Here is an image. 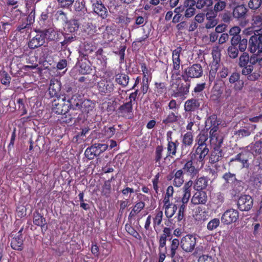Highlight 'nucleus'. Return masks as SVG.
Masks as SVG:
<instances>
[{"instance_id":"1","label":"nucleus","mask_w":262,"mask_h":262,"mask_svg":"<svg viewBox=\"0 0 262 262\" xmlns=\"http://www.w3.org/2000/svg\"><path fill=\"white\" fill-rule=\"evenodd\" d=\"M243 33L245 35H251L249 40V50L251 53L262 52V28L255 29L253 27L245 29Z\"/></svg>"},{"instance_id":"2","label":"nucleus","mask_w":262,"mask_h":262,"mask_svg":"<svg viewBox=\"0 0 262 262\" xmlns=\"http://www.w3.org/2000/svg\"><path fill=\"white\" fill-rule=\"evenodd\" d=\"M261 170L260 163L256 161L247 172V177L244 178L245 183L249 187L256 188L260 186Z\"/></svg>"},{"instance_id":"3","label":"nucleus","mask_w":262,"mask_h":262,"mask_svg":"<svg viewBox=\"0 0 262 262\" xmlns=\"http://www.w3.org/2000/svg\"><path fill=\"white\" fill-rule=\"evenodd\" d=\"M203 70L202 66L199 63H194L185 70L182 75L183 79L187 82L190 78H198L203 75Z\"/></svg>"},{"instance_id":"4","label":"nucleus","mask_w":262,"mask_h":262,"mask_svg":"<svg viewBox=\"0 0 262 262\" xmlns=\"http://www.w3.org/2000/svg\"><path fill=\"white\" fill-rule=\"evenodd\" d=\"M73 4L74 17L85 20L88 17V13L84 1L77 0Z\"/></svg>"},{"instance_id":"5","label":"nucleus","mask_w":262,"mask_h":262,"mask_svg":"<svg viewBox=\"0 0 262 262\" xmlns=\"http://www.w3.org/2000/svg\"><path fill=\"white\" fill-rule=\"evenodd\" d=\"M52 111L57 114L64 115L69 111V106L63 95L57 97L52 102Z\"/></svg>"},{"instance_id":"6","label":"nucleus","mask_w":262,"mask_h":262,"mask_svg":"<svg viewBox=\"0 0 262 262\" xmlns=\"http://www.w3.org/2000/svg\"><path fill=\"white\" fill-rule=\"evenodd\" d=\"M197 238L193 234H187L183 237L180 242L181 248L187 253L192 252L196 245Z\"/></svg>"},{"instance_id":"7","label":"nucleus","mask_w":262,"mask_h":262,"mask_svg":"<svg viewBox=\"0 0 262 262\" xmlns=\"http://www.w3.org/2000/svg\"><path fill=\"white\" fill-rule=\"evenodd\" d=\"M114 77L104 78L97 83V88L101 94H111L114 90V84L113 82Z\"/></svg>"},{"instance_id":"8","label":"nucleus","mask_w":262,"mask_h":262,"mask_svg":"<svg viewBox=\"0 0 262 262\" xmlns=\"http://www.w3.org/2000/svg\"><path fill=\"white\" fill-rule=\"evenodd\" d=\"M182 51V48L178 47L172 51V69L171 70V78L173 79L174 75L179 76L180 75V67L181 61L180 59V54Z\"/></svg>"},{"instance_id":"9","label":"nucleus","mask_w":262,"mask_h":262,"mask_svg":"<svg viewBox=\"0 0 262 262\" xmlns=\"http://www.w3.org/2000/svg\"><path fill=\"white\" fill-rule=\"evenodd\" d=\"M239 216L238 211L232 208L227 209L221 217V222L226 225L236 222Z\"/></svg>"},{"instance_id":"10","label":"nucleus","mask_w":262,"mask_h":262,"mask_svg":"<svg viewBox=\"0 0 262 262\" xmlns=\"http://www.w3.org/2000/svg\"><path fill=\"white\" fill-rule=\"evenodd\" d=\"M237 205L240 210L248 211L253 206V199L249 195H241L238 199Z\"/></svg>"},{"instance_id":"11","label":"nucleus","mask_w":262,"mask_h":262,"mask_svg":"<svg viewBox=\"0 0 262 262\" xmlns=\"http://www.w3.org/2000/svg\"><path fill=\"white\" fill-rule=\"evenodd\" d=\"M190 86V82L178 84L176 90H173L172 96L176 98H185V96L188 95L189 92Z\"/></svg>"},{"instance_id":"12","label":"nucleus","mask_w":262,"mask_h":262,"mask_svg":"<svg viewBox=\"0 0 262 262\" xmlns=\"http://www.w3.org/2000/svg\"><path fill=\"white\" fill-rule=\"evenodd\" d=\"M250 155V152L245 148L243 151L236 155L234 158L231 159L230 162L238 161L242 164V168H248L250 165L248 162Z\"/></svg>"},{"instance_id":"13","label":"nucleus","mask_w":262,"mask_h":262,"mask_svg":"<svg viewBox=\"0 0 262 262\" xmlns=\"http://www.w3.org/2000/svg\"><path fill=\"white\" fill-rule=\"evenodd\" d=\"M181 163H184V165L182 169L183 171V173H186L191 178H193L199 172V170L193 165L192 160L186 161L185 159H183Z\"/></svg>"},{"instance_id":"14","label":"nucleus","mask_w":262,"mask_h":262,"mask_svg":"<svg viewBox=\"0 0 262 262\" xmlns=\"http://www.w3.org/2000/svg\"><path fill=\"white\" fill-rule=\"evenodd\" d=\"M208 200L207 193L204 191L196 190L193 194L191 199V203L194 205H205Z\"/></svg>"},{"instance_id":"15","label":"nucleus","mask_w":262,"mask_h":262,"mask_svg":"<svg viewBox=\"0 0 262 262\" xmlns=\"http://www.w3.org/2000/svg\"><path fill=\"white\" fill-rule=\"evenodd\" d=\"M118 113L126 118H131L133 116V103L127 102L120 105L118 109Z\"/></svg>"},{"instance_id":"16","label":"nucleus","mask_w":262,"mask_h":262,"mask_svg":"<svg viewBox=\"0 0 262 262\" xmlns=\"http://www.w3.org/2000/svg\"><path fill=\"white\" fill-rule=\"evenodd\" d=\"M61 83L57 79H52L50 81V86L49 88V92L50 95L53 97H55L56 98L61 96Z\"/></svg>"},{"instance_id":"17","label":"nucleus","mask_w":262,"mask_h":262,"mask_svg":"<svg viewBox=\"0 0 262 262\" xmlns=\"http://www.w3.org/2000/svg\"><path fill=\"white\" fill-rule=\"evenodd\" d=\"M45 42L43 35L39 32L30 40L28 47L31 49H34L42 46Z\"/></svg>"},{"instance_id":"18","label":"nucleus","mask_w":262,"mask_h":262,"mask_svg":"<svg viewBox=\"0 0 262 262\" xmlns=\"http://www.w3.org/2000/svg\"><path fill=\"white\" fill-rule=\"evenodd\" d=\"M23 229H21L16 233L11 241V246L15 250H22L23 249V239L21 235Z\"/></svg>"},{"instance_id":"19","label":"nucleus","mask_w":262,"mask_h":262,"mask_svg":"<svg viewBox=\"0 0 262 262\" xmlns=\"http://www.w3.org/2000/svg\"><path fill=\"white\" fill-rule=\"evenodd\" d=\"M210 143L212 148H221V146L223 142V138L220 135L218 132L209 133Z\"/></svg>"},{"instance_id":"20","label":"nucleus","mask_w":262,"mask_h":262,"mask_svg":"<svg viewBox=\"0 0 262 262\" xmlns=\"http://www.w3.org/2000/svg\"><path fill=\"white\" fill-rule=\"evenodd\" d=\"M247 9L244 5L236 6L233 9V17L238 20H243L245 18Z\"/></svg>"},{"instance_id":"21","label":"nucleus","mask_w":262,"mask_h":262,"mask_svg":"<svg viewBox=\"0 0 262 262\" xmlns=\"http://www.w3.org/2000/svg\"><path fill=\"white\" fill-rule=\"evenodd\" d=\"M219 122L217 121L216 116L212 115L209 116L206 121V127L207 129H210L209 133L213 134L218 132Z\"/></svg>"},{"instance_id":"22","label":"nucleus","mask_w":262,"mask_h":262,"mask_svg":"<svg viewBox=\"0 0 262 262\" xmlns=\"http://www.w3.org/2000/svg\"><path fill=\"white\" fill-rule=\"evenodd\" d=\"M93 9L94 12L102 19L106 18L108 15V11L101 1L93 6Z\"/></svg>"},{"instance_id":"23","label":"nucleus","mask_w":262,"mask_h":262,"mask_svg":"<svg viewBox=\"0 0 262 262\" xmlns=\"http://www.w3.org/2000/svg\"><path fill=\"white\" fill-rule=\"evenodd\" d=\"M200 103L199 100L192 98L187 100L184 104L185 112H194L200 107Z\"/></svg>"},{"instance_id":"24","label":"nucleus","mask_w":262,"mask_h":262,"mask_svg":"<svg viewBox=\"0 0 262 262\" xmlns=\"http://www.w3.org/2000/svg\"><path fill=\"white\" fill-rule=\"evenodd\" d=\"M246 149L253 155H258L262 153V139L256 141L254 144H251L246 147Z\"/></svg>"},{"instance_id":"25","label":"nucleus","mask_w":262,"mask_h":262,"mask_svg":"<svg viewBox=\"0 0 262 262\" xmlns=\"http://www.w3.org/2000/svg\"><path fill=\"white\" fill-rule=\"evenodd\" d=\"M224 153L221 148H214L211 151L209 157V162L211 164L215 163L222 159Z\"/></svg>"},{"instance_id":"26","label":"nucleus","mask_w":262,"mask_h":262,"mask_svg":"<svg viewBox=\"0 0 262 262\" xmlns=\"http://www.w3.org/2000/svg\"><path fill=\"white\" fill-rule=\"evenodd\" d=\"M171 179H173V185L174 186L177 187L181 186L184 182L183 170L182 169L177 170Z\"/></svg>"},{"instance_id":"27","label":"nucleus","mask_w":262,"mask_h":262,"mask_svg":"<svg viewBox=\"0 0 262 262\" xmlns=\"http://www.w3.org/2000/svg\"><path fill=\"white\" fill-rule=\"evenodd\" d=\"M208 180L207 178L200 177L198 178L194 182L193 188L195 190L203 191L206 188Z\"/></svg>"},{"instance_id":"28","label":"nucleus","mask_w":262,"mask_h":262,"mask_svg":"<svg viewBox=\"0 0 262 262\" xmlns=\"http://www.w3.org/2000/svg\"><path fill=\"white\" fill-rule=\"evenodd\" d=\"M79 96L75 95L72 97L71 99H69L67 101V104L73 110H80L81 107V104L82 101L78 99Z\"/></svg>"},{"instance_id":"29","label":"nucleus","mask_w":262,"mask_h":262,"mask_svg":"<svg viewBox=\"0 0 262 262\" xmlns=\"http://www.w3.org/2000/svg\"><path fill=\"white\" fill-rule=\"evenodd\" d=\"M209 152L207 147H198L195 151V158L199 162H203Z\"/></svg>"},{"instance_id":"30","label":"nucleus","mask_w":262,"mask_h":262,"mask_svg":"<svg viewBox=\"0 0 262 262\" xmlns=\"http://www.w3.org/2000/svg\"><path fill=\"white\" fill-rule=\"evenodd\" d=\"M83 20H84L79 19L74 17V18L70 21L68 24L67 27L68 31L73 33L77 31L79 27L82 25Z\"/></svg>"},{"instance_id":"31","label":"nucleus","mask_w":262,"mask_h":262,"mask_svg":"<svg viewBox=\"0 0 262 262\" xmlns=\"http://www.w3.org/2000/svg\"><path fill=\"white\" fill-rule=\"evenodd\" d=\"M79 71L82 74H90L92 69L91 67L90 62L85 58L84 60H81L79 62Z\"/></svg>"},{"instance_id":"32","label":"nucleus","mask_w":262,"mask_h":262,"mask_svg":"<svg viewBox=\"0 0 262 262\" xmlns=\"http://www.w3.org/2000/svg\"><path fill=\"white\" fill-rule=\"evenodd\" d=\"M128 76L124 73L118 74L115 75V81L122 87H126L129 82Z\"/></svg>"},{"instance_id":"33","label":"nucleus","mask_w":262,"mask_h":262,"mask_svg":"<svg viewBox=\"0 0 262 262\" xmlns=\"http://www.w3.org/2000/svg\"><path fill=\"white\" fill-rule=\"evenodd\" d=\"M80 106V110L82 112L89 113L94 109L95 103L90 100L85 99L82 102Z\"/></svg>"},{"instance_id":"34","label":"nucleus","mask_w":262,"mask_h":262,"mask_svg":"<svg viewBox=\"0 0 262 262\" xmlns=\"http://www.w3.org/2000/svg\"><path fill=\"white\" fill-rule=\"evenodd\" d=\"M178 141L176 142H169L167 144V153L166 158L168 157H173L177 153V147L178 146Z\"/></svg>"},{"instance_id":"35","label":"nucleus","mask_w":262,"mask_h":262,"mask_svg":"<svg viewBox=\"0 0 262 262\" xmlns=\"http://www.w3.org/2000/svg\"><path fill=\"white\" fill-rule=\"evenodd\" d=\"M163 214L161 210H156L153 217V226L155 230L161 225L163 220Z\"/></svg>"},{"instance_id":"36","label":"nucleus","mask_w":262,"mask_h":262,"mask_svg":"<svg viewBox=\"0 0 262 262\" xmlns=\"http://www.w3.org/2000/svg\"><path fill=\"white\" fill-rule=\"evenodd\" d=\"M145 204L143 201H139L136 202L133 208L129 213V217L135 216L136 215L138 214L145 207Z\"/></svg>"},{"instance_id":"37","label":"nucleus","mask_w":262,"mask_h":262,"mask_svg":"<svg viewBox=\"0 0 262 262\" xmlns=\"http://www.w3.org/2000/svg\"><path fill=\"white\" fill-rule=\"evenodd\" d=\"M224 201V194L221 192L215 193L212 198L211 203L215 205V207L219 208L221 207Z\"/></svg>"},{"instance_id":"38","label":"nucleus","mask_w":262,"mask_h":262,"mask_svg":"<svg viewBox=\"0 0 262 262\" xmlns=\"http://www.w3.org/2000/svg\"><path fill=\"white\" fill-rule=\"evenodd\" d=\"M33 216V223L35 225L42 227L47 224L45 218L38 212H35Z\"/></svg>"},{"instance_id":"39","label":"nucleus","mask_w":262,"mask_h":262,"mask_svg":"<svg viewBox=\"0 0 262 262\" xmlns=\"http://www.w3.org/2000/svg\"><path fill=\"white\" fill-rule=\"evenodd\" d=\"M43 35L44 40L47 38L49 40H53L57 37L56 32L53 28H49L40 32Z\"/></svg>"},{"instance_id":"40","label":"nucleus","mask_w":262,"mask_h":262,"mask_svg":"<svg viewBox=\"0 0 262 262\" xmlns=\"http://www.w3.org/2000/svg\"><path fill=\"white\" fill-rule=\"evenodd\" d=\"M98 153L96 151V147H95L93 144L86 149L84 155L89 160H93L95 157L99 156Z\"/></svg>"},{"instance_id":"41","label":"nucleus","mask_w":262,"mask_h":262,"mask_svg":"<svg viewBox=\"0 0 262 262\" xmlns=\"http://www.w3.org/2000/svg\"><path fill=\"white\" fill-rule=\"evenodd\" d=\"M181 118V116L178 113H170L167 117L163 120L164 124H169L178 121Z\"/></svg>"},{"instance_id":"42","label":"nucleus","mask_w":262,"mask_h":262,"mask_svg":"<svg viewBox=\"0 0 262 262\" xmlns=\"http://www.w3.org/2000/svg\"><path fill=\"white\" fill-rule=\"evenodd\" d=\"M208 139V135L207 134L205 133H201L199 134L196 138V141H197L199 145L198 147H207L206 142L207 141Z\"/></svg>"},{"instance_id":"43","label":"nucleus","mask_w":262,"mask_h":262,"mask_svg":"<svg viewBox=\"0 0 262 262\" xmlns=\"http://www.w3.org/2000/svg\"><path fill=\"white\" fill-rule=\"evenodd\" d=\"M193 141V135L191 132H187L184 134L182 141V147L184 146H191Z\"/></svg>"},{"instance_id":"44","label":"nucleus","mask_w":262,"mask_h":262,"mask_svg":"<svg viewBox=\"0 0 262 262\" xmlns=\"http://www.w3.org/2000/svg\"><path fill=\"white\" fill-rule=\"evenodd\" d=\"M96 49L95 46L91 43H84L83 48L81 49V54L83 56H88L92 53Z\"/></svg>"},{"instance_id":"45","label":"nucleus","mask_w":262,"mask_h":262,"mask_svg":"<svg viewBox=\"0 0 262 262\" xmlns=\"http://www.w3.org/2000/svg\"><path fill=\"white\" fill-rule=\"evenodd\" d=\"M229 69L223 64H219L216 79L221 80L226 78L229 74Z\"/></svg>"},{"instance_id":"46","label":"nucleus","mask_w":262,"mask_h":262,"mask_svg":"<svg viewBox=\"0 0 262 262\" xmlns=\"http://www.w3.org/2000/svg\"><path fill=\"white\" fill-rule=\"evenodd\" d=\"M219 65L211 63V69L209 73V80L210 82L213 81L217 77Z\"/></svg>"},{"instance_id":"47","label":"nucleus","mask_w":262,"mask_h":262,"mask_svg":"<svg viewBox=\"0 0 262 262\" xmlns=\"http://www.w3.org/2000/svg\"><path fill=\"white\" fill-rule=\"evenodd\" d=\"M212 5V0H198L196 2V7L199 9H207Z\"/></svg>"},{"instance_id":"48","label":"nucleus","mask_w":262,"mask_h":262,"mask_svg":"<svg viewBox=\"0 0 262 262\" xmlns=\"http://www.w3.org/2000/svg\"><path fill=\"white\" fill-rule=\"evenodd\" d=\"M178 204H173L171 206L164 207L165 209V214L167 218H171L175 214Z\"/></svg>"},{"instance_id":"49","label":"nucleus","mask_w":262,"mask_h":262,"mask_svg":"<svg viewBox=\"0 0 262 262\" xmlns=\"http://www.w3.org/2000/svg\"><path fill=\"white\" fill-rule=\"evenodd\" d=\"M103 50L99 49L96 52L97 59L100 61V64L102 67H105L107 63V58L103 55Z\"/></svg>"},{"instance_id":"50","label":"nucleus","mask_w":262,"mask_h":262,"mask_svg":"<svg viewBox=\"0 0 262 262\" xmlns=\"http://www.w3.org/2000/svg\"><path fill=\"white\" fill-rule=\"evenodd\" d=\"M180 245V242L177 238H174L172 239L171 245H170V255L173 258L176 253V250L178 249L179 246Z\"/></svg>"},{"instance_id":"51","label":"nucleus","mask_w":262,"mask_h":262,"mask_svg":"<svg viewBox=\"0 0 262 262\" xmlns=\"http://www.w3.org/2000/svg\"><path fill=\"white\" fill-rule=\"evenodd\" d=\"M212 55L213 59L212 63H214V64H216L217 65H219V62L220 61L221 53L218 47H215L213 49L212 51Z\"/></svg>"},{"instance_id":"52","label":"nucleus","mask_w":262,"mask_h":262,"mask_svg":"<svg viewBox=\"0 0 262 262\" xmlns=\"http://www.w3.org/2000/svg\"><path fill=\"white\" fill-rule=\"evenodd\" d=\"M57 2L60 8L69 9L74 4L75 0H57Z\"/></svg>"},{"instance_id":"53","label":"nucleus","mask_w":262,"mask_h":262,"mask_svg":"<svg viewBox=\"0 0 262 262\" xmlns=\"http://www.w3.org/2000/svg\"><path fill=\"white\" fill-rule=\"evenodd\" d=\"M223 178L227 183H233L237 181L235 174L229 172L224 173Z\"/></svg>"},{"instance_id":"54","label":"nucleus","mask_w":262,"mask_h":262,"mask_svg":"<svg viewBox=\"0 0 262 262\" xmlns=\"http://www.w3.org/2000/svg\"><path fill=\"white\" fill-rule=\"evenodd\" d=\"M125 229L127 232L138 239H141V237L139 233L131 226L126 225Z\"/></svg>"},{"instance_id":"55","label":"nucleus","mask_w":262,"mask_h":262,"mask_svg":"<svg viewBox=\"0 0 262 262\" xmlns=\"http://www.w3.org/2000/svg\"><path fill=\"white\" fill-rule=\"evenodd\" d=\"M111 190V181L108 180L104 182L102 187V194L106 196H108Z\"/></svg>"},{"instance_id":"56","label":"nucleus","mask_w":262,"mask_h":262,"mask_svg":"<svg viewBox=\"0 0 262 262\" xmlns=\"http://www.w3.org/2000/svg\"><path fill=\"white\" fill-rule=\"evenodd\" d=\"M220 225V220L219 219H213L211 220L207 224V228L209 230H213L216 229Z\"/></svg>"},{"instance_id":"57","label":"nucleus","mask_w":262,"mask_h":262,"mask_svg":"<svg viewBox=\"0 0 262 262\" xmlns=\"http://www.w3.org/2000/svg\"><path fill=\"white\" fill-rule=\"evenodd\" d=\"M249 55L246 53H244L239 57V65L240 67H245L247 65L249 62Z\"/></svg>"},{"instance_id":"58","label":"nucleus","mask_w":262,"mask_h":262,"mask_svg":"<svg viewBox=\"0 0 262 262\" xmlns=\"http://www.w3.org/2000/svg\"><path fill=\"white\" fill-rule=\"evenodd\" d=\"M95 147H96V151L98 152V156L105 151L108 147L106 144L95 143L94 144Z\"/></svg>"},{"instance_id":"59","label":"nucleus","mask_w":262,"mask_h":262,"mask_svg":"<svg viewBox=\"0 0 262 262\" xmlns=\"http://www.w3.org/2000/svg\"><path fill=\"white\" fill-rule=\"evenodd\" d=\"M218 2L214 6V11L216 12L223 10L226 7V3L222 0Z\"/></svg>"},{"instance_id":"60","label":"nucleus","mask_w":262,"mask_h":262,"mask_svg":"<svg viewBox=\"0 0 262 262\" xmlns=\"http://www.w3.org/2000/svg\"><path fill=\"white\" fill-rule=\"evenodd\" d=\"M163 147L162 145H158L155 151V161L156 162H160L162 158Z\"/></svg>"},{"instance_id":"61","label":"nucleus","mask_w":262,"mask_h":262,"mask_svg":"<svg viewBox=\"0 0 262 262\" xmlns=\"http://www.w3.org/2000/svg\"><path fill=\"white\" fill-rule=\"evenodd\" d=\"M183 196L181 199H179V201L178 200L176 202L177 203H180L181 204L187 205L188 203L190 197L191 196V192H183Z\"/></svg>"},{"instance_id":"62","label":"nucleus","mask_w":262,"mask_h":262,"mask_svg":"<svg viewBox=\"0 0 262 262\" xmlns=\"http://www.w3.org/2000/svg\"><path fill=\"white\" fill-rule=\"evenodd\" d=\"M186 205L181 204L180 205L178 214L177 215V219L178 221H182L184 217V212L186 210Z\"/></svg>"},{"instance_id":"63","label":"nucleus","mask_w":262,"mask_h":262,"mask_svg":"<svg viewBox=\"0 0 262 262\" xmlns=\"http://www.w3.org/2000/svg\"><path fill=\"white\" fill-rule=\"evenodd\" d=\"M228 53L231 58H235L237 57L238 51L236 47L231 46L228 48Z\"/></svg>"},{"instance_id":"64","label":"nucleus","mask_w":262,"mask_h":262,"mask_svg":"<svg viewBox=\"0 0 262 262\" xmlns=\"http://www.w3.org/2000/svg\"><path fill=\"white\" fill-rule=\"evenodd\" d=\"M261 4V0H250L248 3L249 7L252 9H258Z\"/></svg>"}]
</instances>
